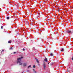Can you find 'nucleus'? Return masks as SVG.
<instances>
[{
  "mask_svg": "<svg viewBox=\"0 0 73 73\" xmlns=\"http://www.w3.org/2000/svg\"><path fill=\"white\" fill-rule=\"evenodd\" d=\"M4 50H2V52H4Z\"/></svg>",
  "mask_w": 73,
  "mask_h": 73,
  "instance_id": "obj_17",
  "label": "nucleus"
},
{
  "mask_svg": "<svg viewBox=\"0 0 73 73\" xmlns=\"http://www.w3.org/2000/svg\"><path fill=\"white\" fill-rule=\"evenodd\" d=\"M67 32H68V33H71V31H70L68 30L67 31Z\"/></svg>",
  "mask_w": 73,
  "mask_h": 73,
  "instance_id": "obj_6",
  "label": "nucleus"
},
{
  "mask_svg": "<svg viewBox=\"0 0 73 73\" xmlns=\"http://www.w3.org/2000/svg\"><path fill=\"white\" fill-rule=\"evenodd\" d=\"M1 28L2 29H3V26H1Z\"/></svg>",
  "mask_w": 73,
  "mask_h": 73,
  "instance_id": "obj_13",
  "label": "nucleus"
},
{
  "mask_svg": "<svg viewBox=\"0 0 73 73\" xmlns=\"http://www.w3.org/2000/svg\"><path fill=\"white\" fill-rule=\"evenodd\" d=\"M10 49H12V48L11 47L10 48Z\"/></svg>",
  "mask_w": 73,
  "mask_h": 73,
  "instance_id": "obj_16",
  "label": "nucleus"
},
{
  "mask_svg": "<svg viewBox=\"0 0 73 73\" xmlns=\"http://www.w3.org/2000/svg\"><path fill=\"white\" fill-rule=\"evenodd\" d=\"M68 72H69V71L68 70Z\"/></svg>",
  "mask_w": 73,
  "mask_h": 73,
  "instance_id": "obj_23",
  "label": "nucleus"
},
{
  "mask_svg": "<svg viewBox=\"0 0 73 73\" xmlns=\"http://www.w3.org/2000/svg\"><path fill=\"white\" fill-rule=\"evenodd\" d=\"M33 70L34 71V72L35 71V70L34 69H33Z\"/></svg>",
  "mask_w": 73,
  "mask_h": 73,
  "instance_id": "obj_20",
  "label": "nucleus"
},
{
  "mask_svg": "<svg viewBox=\"0 0 73 73\" xmlns=\"http://www.w3.org/2000/svg\"><path fill=\"white\" fill-rule=\"evenodd\" d=\"M61 52H62V51H64V49L62 48V50H61Z\"/></svg>",
  "mask_w": 73,
  "mask_h": 73,
  "instance_id": "obj_9",
  "label": "nucleus"
},
{
  "mask_svg": "<svg viewBox=\"0 0 73 73\" xmlns=\"http://www.w3.org/2000/svg\"><path fill=\"white\" fill-rule=\"evenodd\" d=\"M29 70H28L27 72H29Z\"/></svg>",
  "mask_w": 73,
  "mask_h": 73,
  "instance_id": "obj_21",
  "label": "nucleus"
},
{
  "mask_svg": "<svg viewBox=\"0 0 73 73\" xmlns=\"http://www.w3.org/2000/svg\"><path fill=\"white\" fill-rule=\"evenodd\" d=\"M35 59L37 61V63H39V61H38V59H36V58Z\"/></svg>",
  "mask_w": 73,
  "mask_h": 73,
  "instance_id": "obj_5",
  "label": "nucleus"
},
{
  "mask_svg": "<svg viewBox=\"0 0 73 73\" xmlns=\"http://www.w3.org/2000/svg\"><path fill=\"white\" fill-rule=\"evenodd\" d=\"M34 72H35V73H36V71H34Z\"/></svg>",
  "mask_w": 73,
  "mask_h": 73,
  "instance_id": "obj_19",
  "label": "nucleus"
},
{
  "mask_svg": "<svg viewBox=\"0 0 73 73\" xmlns=\"http://www.w3.org/2000/svg\"><path fill=\"white\" fill-rule=\"evenodd\" d=\"M50 56H53V54L51 53L50 54Z\"/></svg>",
  "mask_w": 73,
  "mask_h": 73,
  "instance_id": "obj_7",
  "label": "nucleus"
},
{
  "mask_svg": "<svg viewBox=\"0 0 73 73\" xmlns=\"http://www.w3.org/2000/svg\"><path fill=\"white\" fill-rule=\"evenodd\" d=\"M43 66H44V69H45V62L44 61L43 62Z\"/></svg>",
  "mask_w": 73,
  "mask_h": 73,
  "instance_id": "obj_2",
  "label": "nucleus"
},
{
  "mask_svg": "<svg viewBox=\"0 0 73 73\" xmlns=\"http://www.w3.org/2000/svg\"><path fill=\"white\" fill-rule=\"evenodd\" d=\"M33 67L34 68H35V65H34L33 66Z\"/></svg>",
  "mask_w": 73,
  "mask_h": 73,
  "instance_id": "obj_11",
  "label": "nucleus"
},
{
  "mask_svg": "<svg viewBox=\"0 0 73 73\" xmlns=\"http://www.w3.org/2000/svg\"><path fill=\"white\" fill-rule=\"evenodd\" d=\"M23 51H24V50H25V49H23Z\"/></svg>",
  "mask_w": 73,
  "mask_h": 73,
  "instance_id": "obj_15",
  "label": "nucleus"
},
{
  "mask_svg": "<svg viewBox=\"0 0 73 73\" xmlns=\"http://www.w3.org/2000/svg\"><path fill=\"white\" fill-rule=\"evenodd\" d=\"M7 19H9V17H7Z\"/></svg>",
  "mask_w": 73,
  "mask_h": 73,
  "instance_id": "obj_12",
  "label": "nucleus"
},
{
  "mask_svg": "<svg viewBox=\"0 0 73 73\" xmlns=\"http://www.w3.org/2000/svg\"><path fill=\"white\" fill-rule=\"evenodd\" d=\"M44 61L46 62H48V60H47V58L46 57H45V59L44 60Z\"/></svg>",
  "mask_w": 73,
  "mask_h": 73,
  "instance_id": "obj_4",
  "label": "nucleus"
},
{
  "mask_svg": "<svg viewBox=\"0 0 73 73\" xmlns=\"http://www.w3.org/2000/svg\"><path fill=\"white\" fill-rule=\"evenodd\" d=\"M8 43L11 44V42L10 41H8Z\"/></svg>",
  "mask_w": 73,
  "mask_h": 73,
  "instance_id": "obj_10",
  "label": "nucleus"
},
{
  "mask_svg": "<svg viewBox=\"0 0 73 73\" xmlns=\"http://www.w3.org/2000/svg\"><path fill=\"white\" fill-rule=\"evenodd\" d=\"M49 64V63H48V64Z\"/></svg>",
  "mask_w": 73,
  "mask_h": 73,
  "instance_id": "obj_22",
  "label": "nucleus"
},
{
  "mask_svg": "<svg viewBox=\"0 0 73 73\" xmlns=\"http://www.w3.org/2000/svg\"><path fill=\"white\" fill-rule=\"evenodd\" d=\"M39 16H40V13H38V17H39Z\"/></svg>",
  "mask_w": 73,
  "mask_h": 73,
  "instance_id": "obj_14",
  "label": "nucleus"
},
{
  "mask_svg": "<svg viewBox=\"0 0 73 73\" xmlns=\"http://www.w3.org/2000/svg\"><path fill=\"white\" fill-rule=\"evenodd\" d=\"M14 54L16 53V52H14Z\"/></svg>",
  "mask_w": 73,
  "mask_h": 73,
  "instance_id": "obj_18",
  "label": "nucleus"
},
{
  "mask_svg": "<svg viewBox=\"0 0 73 73\" xmlns=\"http://www.w3.org/2000/svg\"><path fill=\"white\" fill-rule=\"evenodd\" d=\"M27 63H25L23 64V66H27Z\"/></svg>",
  "mask_w": 73,
  "mask_h": 73,
  "instance_id": "obj_3",
  "label": "nucleus"
},
{
  "mask_svg": "<svg viewBox=\"0 0 73 73\" xmlns=\"http://www.w3.org/2000/svg\"><path fill=\"white\" fill-rule=\"evenodd\" d=\"M31 66L30 65L28 66V68H31Z\"/></svg>",
  "mask_w": 73,
  "mask_h": 73,
  "instance_id": "obj_8",
  "label": "nucleus"
},
{
  "mask_svg": "<svg viewBox=\"0 0 73 73\" xmlns=\"http://www.w3.org/2000/svg\"><path fill=\"white\" fill-rule=\"evenodd\" d=\"M23 57H21L20 58H18L17 61V64L19 63V65H23V63L21 62V59H23Z\"/></svg>",
  "mask_w": 73,
  "mask_h": 73,
  "instance_id": "obj_1",
  "label": "nucleus"
}]
</instances>
